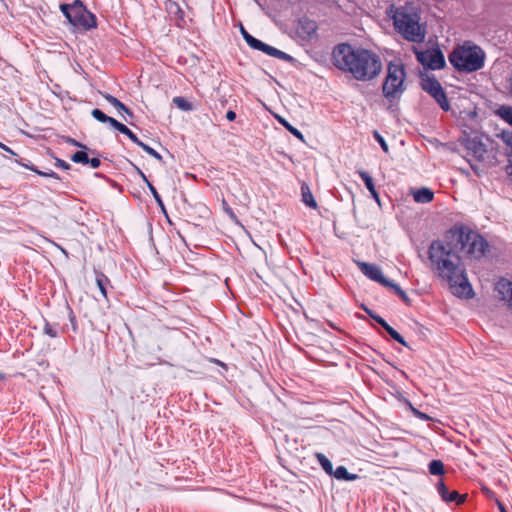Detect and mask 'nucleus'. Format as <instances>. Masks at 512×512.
<instances>
[{
    "label": "nucleus",
    "instance_id": "45",
    "mask_svg": "<svg viewBox=\"0 0 512 512\" xmlns=\"http://www.w3.org/2000/svg\"><path fill=\"white\" fill-rule=\"evenodd\" d=\"M226 118L227 120L229 121H234L236 119V113L232 110H229L227 113H226Z\"/></svg>",
    "mask_w": 512,
    "mask_h": 512
},
{
    "label": "nucleus",
    "instance_id": "44",
    "mask_svg": "<svg viewBox=\"0 0 512 512\" xmlns=\"http://www.w3.org/2000/svg\"><path fill=\"white\" fill-rule=\"evenodd\" d=\"M132 165H133L134 169L136 170V172L141 176L143 181L147 184L149 182V180L147 179L146 175L142 172V170L139 167H137L133 163H132Z\"/></svg>",
    "mask_w": 512,
    "mask_h": 512
},
{
    "label": "nucleus",
    "instance_id": "11",
    "mask_svg": "<svg viewBox=\"0 0 512 512\" xmlns=\"http://www.w3.org/2000/svg\"><path fill=\"white\" fill-rule=\"evenodd\" d=\"M436 489L441 499L446 503L455 502L460 505L466 501V495H460L456 490L450 491L443 480L437 482Z\"/></svg>",
    "mask_w": 512,
    "mask_h": 512
},
{
    "label": "nucleus",
    "instance_id": "14",
    "mask_svg": "<svg viewBox=\"0 0 512 512\" xmlns=\"http://www.w3.org/2000/svg\"><path fill=\"white\" fill-rule=\"evenodd\" d=\"M102 96L107 102H109L111 105H113L120 113L125 114V116H124L125 121H128V118H130V119L134 118V113L125 104H123L120 100H118L116 97H114L108 93H104V94H102Z\"/></svg>",
    "mask_w": 512,
    "mask_h": 512
},
{
    "label": "nucleus",
    "instance_id": "8",
    "mask_svg": "<svg viewBox=\"0 0 512 512\" xmlns=\"http://www.w3.org/2000/svg\"><path fill=\"white\" fill-rule=\"evenodd\" d=\"M417 61L426 69L440 70L446 66L445 57L440 48L415 51Z\"/></svg>",
    "mask_w": 512,
    "mask_h": 512
},
{
    "label": "nucleus",
    "instance_id": "50",
    "mask_svg": "<svg viewBox=\"0 0 512 512\" xmlns=\"http://www.w3.org/2000/svg\"><path fill=\"white\" fill-rule=\"evenodd\" d=\"M241 34L243 36V38H245L247 35H249V33L245 30V28L243 26H241Z\"/></svg>",
    "mask_w": 512,
    "mask_h": 512
},
{
    "label": "nucleus",
    "instance_id": "18",
    "mask_svg": "<svg viewBox=\"0 0 512 512\" xmlns=\"http://www.w3.org/2000/svg\"><path fill=\"white\" fill-rule=\"evenodd\" d=\"M301 196H302V202L306 206H308L312 209H317V207H318L317 202L313 197L310 187L305 182H303L301 184Z\"/></svg>",
    "mask_w": 512,
    "mask_h": 512
},
{
    "label": "nucleus",
    "instance_id": "32",
    "mask_svg": "<svg viewBox=\"0 0 512 512\" xmlns=\"http://www.w3.org/2000/svg\"><path fill=\"white\" fill-rule=\"evenodd\" d=\"M71 160L75 163L88 164L89 157L85 151H77L71 156Z\"/></svg>",
    "mask_w": 512,
    "mask_h": 512
},
{
    "label": "nucleus",
    "instance_id": "12",
    "mask_svg": "<svg viewBox=\"0 0 512 512\" xmlns=\"http://www.w3.org/2000/svg\"><path fill=\"white\" fill-rule=\"evenodd\" d=\"M165 8L169 16L175 19L177 26L183 27L185 25V13L177 2L167 0Z\"/></svg>",
    "mask_w": 512,
    "mask_h": 512
},
{
    "label": "nucleus",
    "instance_id": "9",
    "mask_svg": "<svg viewBox=\"0 0 512 512\" xmlns=\"http://www.w3.org/2000/svg\"><path fill=\"white\" fill-rule=\"evenodd\" d=\"M250 47L255 50L262 51L263 53H265L271 57H275V58L284 60L289 63L296 62L295 58H293L291 55H289L273 46H270L256 38H254V40L250 44Z\"/></svg>",
    "mask_w": 512,
    "mask_h": 512
},
{
    "label": "nucleus",
    "instance_id": "5",
    "mask_svg": "<svg viewBox=\"0 0 512 512\" xmlns=\"http://www.w3.org/2000/svg\"><path fill=\"white\" fill-rule=\"evenodd\" d=\"M60 10L76 29L86 31L97 26L96 16L87 10L81 0H74L72 4L63 3Z\"/></svg>",
    "mask_w": 512,
    "mask_h": 512
},
{
    "label": "nucleus",
    "instance_id": "1",
    "mask_svg": "<svg viewBox=\"0 0 512 512\" xmlns=\"http://www.w3.org/2000/svg\"><path fill=\"white\" fill-rule=\"evenodd\" d=\"M489 244L477 231L465 225H454L444 235L443 240H434L428 248V258L432 268L446 280L453 294L470 299L474 292L465 273L459 252L468 257L480 259Z\"/></svg>",
    "mask_w": 512,
    "mask_h": 512
},
{
    "label": "nucleus",
    "instance_id": "23",
    "mask_svg": "<svg viewBox=\"0 0 512 512\" xmlns=\"http://www.w3.org/2000/svg\"><path fill=\"white\" fill-rule=\"evenodd\" d=\"M115 129L118 130L120 133L126 135L132 142H134L136 145L140 147L142 144V141L134 134L126 125L119 122L118 124L115 123Z\"/></svg>",
    "mask_w": 512,
    "mask_h": 512
},
{
    "label": "nucleus",
    "instance_id": "34",
    "mask_svg": "<svg viewBox=\"0 0 512 512\" xmlns=\"http://www.w3.org/2000/svg\"><path fill=\"white\" fill-rule=\"evenodd\" d=\"M361 307L369 315L370 318L374 319L378 324H380L382 327H384V318L383 317L374 313L371 309H369L365 305H362Z\"/></svg>",
    "mask_w": 512,
    "mask_h": 512
},
{
    "label": "nucleus",
    "instance_id": "31",
    "mask_svg": "<svg viewBox=\"0 0 512 512\" xmlns=\"http://www.w3.org/2000/svg\"><path fill=\"white\" fill-rule=\"evenodd\" d=\"M302 30L307 34L308 37H311L312 34L316 33V23L311 20H304L300 22Z\"/></svg>",
    "mask_w": 512,
    "mask_h": 512
},
{
    "label": "nucleus",
    "instance_id": "15",
    "mask_svg": "<svg viewBox=\"0 0 512 512\" xmlns=\"http://www.w3.org/2000/svg\"><path fill=\"white\" fill-rule=\"evenodd\" d=\"M496 289L501 296V299L508 303L512 308V282L502 279L497 283Z\"/></svg>",
    "mask_w": 512,
    "mask_h": 512
},
{
    "label": "nucleus",
    "instance_id": "48",
    "mask_svg": "<svg viewBox=\"0 0 512 512\" xmlns=\"http://www.w3.org/2000/svg\"><path fill=\"white\" fill-rule=\"evenodd\" d=\"M0 147H1L4 151H6V152H8V153H10V154H12V155H16V153H15L13 150H11L8 146H6V145H4V144L0 143Z\"/></svg>",
    "mask_w": 512,
    "mask_h": 512
},
{
    "label": "nucleus",
    "instance_id": "10",
    "mask_svg": "<svg viewBox=\"0 0 512 512\" xmlns=\"http://www.w3.org/2000/svg\"><path fill=\"white\" fill-rule=\"evenodd\" d=\"M360 271L370 280L375 281L381 285H384V274L379 266L370 264L367 262L355 261Z\"/></svg>",
    "mask_w": 512,
    "mask_h": 512
},
{
    "label": "nucleus",
    "instance_id": "19",
    "mask_svg": "<svg viewBox=\"0 0 512 512\" xmlns=\"http://www.w3.org/2000/svg\"><path fill=\"white\" fill-rule=\"evenodd\" d=\"M394 444H403V439L393 435L388 436V433L386 432V457L398 456V451L394 448Z\"/></svg>",
    "mask_w": 512,
    "mask_h": 512
},
{
    "label": "nucleus",
    "instance_id": "29",
    "mask_svg": "<svg viewBox=\"0 0 512 512\" xmlns=\"http://www.w3.org/2000/svg\"><path fill=\"white\" fill-rule=\"evenodd\" d=\"M279 122L296 138L301 140L302 142H305L303 134L294 126H292L287 120L284 118H279Z\"/></svg>",
    "mask_w": 512,
    "mask_h": 512
},
{
    "label": "nucleus",
    "instance_id": "17",
    "mask_svg": "<svg viewBox=\"0 0 512 512\" xmlns=\"http://www.w3.org/2000/svg\"><path fill=\"white\" fill-rule=\"evenodd\" d=\"M358 174L361 177V179L364 181L365 186L371 193L372 197L377 201V203L379 205H381L380 196H379L378 192L376 191L372 177L369 175L368 172H366L364 170H359Z\"/></svg>",
    "mask_w": 512,
    "mask_h": 512
},
{
    "label": "nucleus",
    "instance_id": "6",
    "mask_svg": "<svg viewBox=\"0 0 512 512\" xmlns=\"http://www.w3.org/2000/svg\"><path fill=\"white\" fill-rule=\"evenodd\" d=\"M405 67L401 61H391L386 68V100L399 99L405 91Z\"/></svg>",
    "mask_w": 512,
    "mask_h": 512
},
{
    "label": "nucleus",
    "instance_id": "3",
    "mask_svg": "<svg viewBox=\"0 0 512 512\" xmlns=\"http://www.w3.org/2000/svg\"><path fill=\"white\" fill-rule=\"evenodd\" d=\"M452 67L460 73H473L485 66L486 53L470 40L456 45L448 55Z\"/></svg>",
    "mask_w": 512,
    "mask_h": 512
},
{
    "label": "nucleus",
    "instance_id": "25",
    "mask_svg": "<svg viewBox=\"0 0 512 512\" xmlns=\"http://www.w3.org/2000/svg\"><path fill=\"white\" fill-rule=\"evenodd\" d=\"M497 115L501 117L502 120L507 122L512 126V107L507 105H502L497 110Z\"/></svg>",
    "mask_w": 512,
    "mask_h": 512
},
{
    "label": "nucleus",
    "instance_id": "46",
    "mask_svg": "<svg viewBox=\"0 0 512 512\" xmlns=\"http://www.w3.org/2000/svg\"><path fill=\"white\" fill-rule=\"evenodd\" d=\"M496 504L499 509V512H508L504 504L499 499H496Z\"/></svg>",
    "mask_w": 512,
    "mask_h": 512
},
{
    "label": "nucleus",
    "instance_id": "24",
    "mask_svg": "<svg viewBox=\"0 0 512 512\" xmlns=\"http://www.w3.org/2000/svg\"><path fill=\"white\" fill-rule=\"evenodd\" d=\"M428 470L431 475L441 476L445 472L444 464L441 460H432L428 464Z\"/></svg>",
    "mask_w": 512,
    "mask_h": 512
},
{
    "label": "nucleus",
    "instance_id": "40",
    "mask_svg": "<svg viewBox=\"0 0 512 512\" xmlns=\"http://www.w3.org/2000/svg\"><path fill=\"white\" fill-rule=\"evenodd\" d=\"M55 166L64 170H69L71 167L69 163L59 158H56Z\"/></svg>",
    "mask_w": 512,
    "mask_h": 512
},
{
    "label": "nucleus",
    "instance_id": "37",
    "mask_svg": "<svg viewBox=\"0 0 512 512\" xmlns=\"http://www.w3.org/2000/svg\"><path fill=\"white\" fill-rule=\"evenodd\" d=\"M146 185L148 186L149 190L151 191V193H152L153 197L155 198L156 202L158 203V205L161 206L162 208H164L163 201H162L160 195L158 194L156 188L152 185L151 182H148Z\"/></svg>",
    "mask_w": 512,
    "mask_h": 512
},
{
    "label": "nucleus",
    "instance_id": "36",
    "mask_svg": "<svg viewBox=\"0 0 512 512\" xmlns=\"http://www.w3.org/2000/svg\"><path fill=\"white\" fill-rule=\"evenodd\" d=\"M504 141L512 147V134L505 135L503 134ZM507 173L512 177V155L509 157V165L507 166Z\"/></svg>",
    "mask_w": 512,
    "mask_h": 512
},
{
    "label": "nucleus",
    "instance_id": "49",
    "mask_svg": "<svg viewBox=\"0 0 512 512\" xmlns=\"http://www.w3.org/2000/svg\"><path fill=\"white\" fill-rule=\"evenodd\" d=\"M255 37H253L252 35H247L244 40L246 41V43L250 46V44L252 43V41L254 40Z\"/></svg>",
    "mask_w": 512,
    "mask_h": 512
},
{
    "label": "nucleus",
    "instance_id": "28",
    "mask_svg": "<svg viewBox=\"0 0 512 512\" xmlns=\"http://www.w3.org/2000/svg\"><path fill=\"white\" fill-rule=\"evenodd\" d=\"M173 104H175L179 109L183 111H191L193 110V105L191 102L186 100L184 97L177 96L173 98Z\"/></svg>",
    "mask_w": 512,
    "mask_h": 512
},
{
    "label": "nucleus",
    "instance_id": "53",
    "mask_svg": "<svg viewBox=\"0 0 512 512\" xmlns=\"http://www.w3.org/2000/svg\"><path fill=\"white\" fill-rule=\"evenodd\" d=\"M510 93L512 95V77H511V84H510Z\"/></svg>",
    "mask_w": 512,
    "mask_h": 512
},
{
    "label": "nucleus",
    "instance_id": "21",
    "mask_svg": "<svg viewBox=\"0 0 512 512\" xmlns=\"http://www.w3.org/2000/svg\"><path fill=\"white\" fill-rule=\"evenodd\" d=\"M91 115L93 118H95L97 121L102 123H108L111 127L115 129V123L118 124L119 121L114 119L113 117L107 116L103 111H101L98 108H95L92 110Z\"/></svg>",
    "mask_w": 512,
    "mask_h": 512
},
{
    "label": "nucleus",
    "instance_id": "42",
    "mask_svg": "<svg viewBox=\"0 0 512 512\" xmlns=\"http://www.w3.org/2000/svg\"><path fill=\"white\" fill-rule=\"evenodd\" d=\"M88 164H90L92 168H98L101 165V161L96 157L89 158Z\"/></svg>",
    "mask_w": 512,
    "mask_h": 512
},
{
    "label": "nucleus",
    "instance_id": "35",
    "mask_svg": "<svg viewBox=\"0 0 512 512\" xmlns=\"http://www.w3.org/2000/svg\"><path fill=\"white\" fill-rule=\"evenodd\" d=\"M28 169L32 170L33 172H35L36 174L40 175V176H43V177H51V178H55V179H60V177L58 176L57 173H55L54 171H50V172H43V171H40L38 170L37 168L35 167H29V166H26Z\"/></svg>",
    "mask_w": 512,
    "mask_h": 512
},
{
    "label": "nucleus",
    "instance_id": "26",
    "mask_svg": "<svg viewBox=\"0 0 512 512\" xmlns=\"http://www.w3.org/2000/svg\"><path fill=\"white\" fill-rule=\"evenodd\" d=\"M316 458L318 459V462L320 463L323 470L328 474L332 475L333 473V465L331 461L322 453H316Z\"/></svg>",
    "mask_w": 512,
    "mask_h": 512
},
{
    "label": "nucleus",
    "instance_id": "4",
    "mask_svg": "<svg viewBox=\"0 0 512 512\" xmlns=\"http://www.w3.org/2000/svg\"><path fill=\"white\" fill-rule=\"evenodd\" d=\"M394 26L404 39L414 43H421L425 40L426 24L419 23V16L409 14L402 9H397L392 16Z\"/></svg>",
    "mask_w": 512,
    "mask_h": 512
},
{
    "label": "nucleus",
    "instance_id": "38",
    "mask_svg": "<svg viewBox=\"0 0 512 512\" xmlns=\"http://www.w3.org/2000/svg\"><path fill=\"white\" fill-rule=\"evenodd\" d=\"M474 151V153H484L486 151L484 144L476 141H472L471 146L469 147Z\"/></svg>",
    "mask_w": 512,
    "mask_h": 512
},
{
    "label": "nucleus",
    "instance_id": "33",
    "mask_svg": "<svg viewBox=\"0 0 512 512\" xmlns=\"http://www.w3.org/2000/svg\"><path fill=\"white\" fill-rule=\"evenodd\" d=\"M140 147L148 153L150 156L158 160L159 162L163 163V157L152 147L148 146L147 144L143 143L140 145Z\"/></svg>",
    "mask_w": 512,
    "mask_h": 512
},
{
    "label": "nucleus",
    "instance_id": "51",
    "mask_svg": "<svg viewBox=\"0 0 512 512\" xmlns=\"http://www.w3.org/2000/svg\"><path fill=\"white\" fill-rule=\"evenodd\" d=\"M57 247L62 251V253H63L65 256H68L67 251H66L63 247H61V246H59V245H57Z\"/></svg>",
    "mask_w": 512,
    "mask_h": 512
},
{
    "label": "nucleus",
    "instance_id": "22",
    "mask_svg": "<svg viewBox=\"0 0 512 512\" xmlns=\"http://www.w3.org/2000/svg\"><path fill=\"white\" fill-rule=\"evenodd\" d=\"M331 476H334L338 480L345 481H353L358 478V475L349 473L346 467L344 466H338L336 470H333Z\"/></svg>",
    "mask_w": 512,
    "mask_h": 512
},
{
    "label": "nucleus",
    "instance_id": "43",
    "mask_svg": "<svg viewBox=\"0 0 512 512\" xmlns=\"http://www.w3.org/2000/svg\"><path fill=\"white\" fill-rule=\"evenodd\" d=\"M374 137L380 144L381 148L384 150V137L378 131H374Z\"/></svg>",
    "mask_w": 512,
    "mask_h": 512
},
{
    "label": "nucleus",
    "instance_id": "47",
    "mask_svg": "<svg viewBox=\"0 0 512 512\" xmlns=\"http://www.w3.org/2000/svg\"><path fill=\"white\" fill-rule=\"evenodd\" d=\"M70 322L73 326V330L76 331L77 330V324H76V319H75V316L73 315L72 311L70 312Z\"/></svg>",
    "mask_w": 512,
    "mask_h": 512
},
{
    "label": "nucleus",
    "instance_id": "16",
    "mask_svg": "<svg viewBox=\"0 0 512 512\" xmlns=\"http://www.w3.org/2000/svg\"><path fill=\"white\" fill-rule=\"evenodd\" d=\"M392 395L399 401L401 405H403L405 408L409 409L415 417H417L420 420H428L429 416L418 409H416L411 402L406 399L400 392H397L396 394Z\"/></svg>",
    "mask_w": 512,
    "mask_h": 512
},
{
    "label": "nucleus",
    "instance_id": "7",
    "mask_svg": "<svg viewBox=\"0 0 512 512\" xmlns=\"http://www.w3.org/2000/svg\"><path fill=\"white\" fill-rule=\"evenodd\" d=\"M420 87L423 91L428 93L444 111L450 109L446 93L434 75L421 74Z\"/></svg>",
    "mask_w": 512,
    "mask_h": 512
},
{
    "label": "nucleus",
    "instance_id": "13",
    "mask_svg": "<svg viewBox=\"0 0 512 512\" xmlns=\"http://www.w3.org/2000/svg\"><path fill=\"white\" fill-rule=\"evenodd\" d=\"M411 195L413 200L420 204L430 203L434 199V192L428 187L411 189Z\"/></svg>",
    "mask_w": 512,
    "mask_h": 512
},
{
    "label": "nucleus",
    "instance_id": "2",
    "mask_svg": "<svg viewBox=\"0 0 512 512\" xmlns=\"http://www.w3.org/2000/svg\"><path fill=\"white\" fill-rule=\"evenodd\" d=\"M333 64L340 70L349 72L357 80H370L382 68L379 56L369 50L354 48L350 44L337 45L332 53Z\"/></svg>",
    "mask_w": 512,
    "mask_h": 512
},
{
    "label": "nucleus",
    "instance_id": "30",
    "mask_svg": "<svg viewBox=\"0 0 512 512\" xmlns=\"http://www.w3.org/2000/svg\"><path fill=\"white\" fill-rule=\"evenodd\" d=\"M386 334H388L392 339L402 344L403 346H407V343L404 337L398 333L393 327L386 323Z\"/></svg>",
    "mask_w": 512,
    "mask_h": 512
},
{
    "label": "nucleus",
    "instance_id": "20",
    "mask_svg": "<svg viewBox=\"0 0 512 512\" xmlns=\"http://www.w3.org/2000/svg\"><path fill=\"white\" fill-rule=\"evenodd\" d=\"M96 275V284L104 298H107V286L110 284L109 278L101 271L94 270Z\"/></svg>",
    "mask_w": 512,
    "mask_h": 512
},
{
    "label": "nucleus",
    "instance_id": "39",
    "mask_svg": "<svg viewBox=\"0 0 512 512\" xmlns=\"http://www.w3.org/2000/svg\"><path fill=\"white\" fill-rule=\"evenodd\" d=\"M44 332L45 334L49 335L51 338H55L58 335V332L56 329H54L48 322H46L44 326Z\"/></svg>",
    "mask_w": 512,
    "mask_h": 512
},
{
    "label": "nucleus",
    "instance_id": "27",
    "mask_svg": "<svg viewBox=\"0 0 512 512\" xmlns=\"http://www.w3.org/2000/svg\"><path fill=\"white\" fill-rule=\"evenodd\" d=\"M386 288L392 289L404 302H408V296L406 292L393 281L386 278Z\"/></svg>",
    "mask_w": 512,
    "mask_h": 512
},
{
    "label": "nucleus",
    "instance_id": "52",
    "mask_svg": "<svg viewBox=\"0 0 512 512\" xmlns=\"http://www.w3.org/2000/svg\"><path fill=\"white\" fill-rule=\"evenodd\" d=\"M227 213H229L231 216H234L232 210L230 208H226L225 209Z\"/></svg>",
    "mask_w": 512,
    "mask_h": 512
},
{
    "label": "nucleus",
    "instance_id": "41",
    "mask_svg": "<svg viewBox=\"0 0 512 512\" xmlns=\"http://www.w3.org/2000/svg\"><path fill=\"white\" fill-rule=\"evenodd\" d=\"M66 142H67V143H69V144H71V145H73V146H75V147H79V148L87 149V147H86L84 144H82V143H80V142L76 141L75 139L68 138Z\"/></svg>",
    "mask_w": 512,
    "mask_h": 512
}]
</instances>
